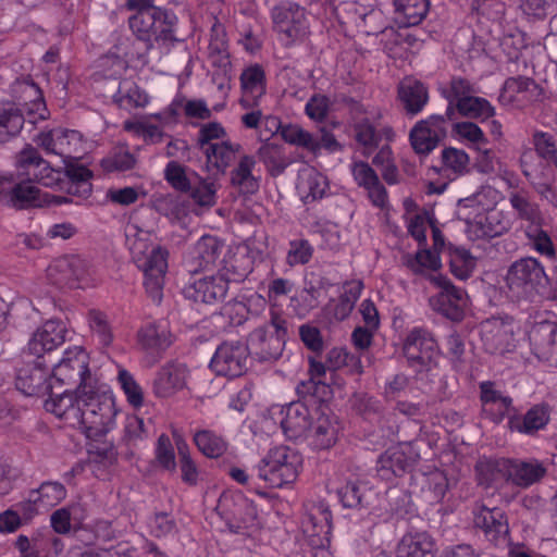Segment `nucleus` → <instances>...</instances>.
Returning <instances> with one entry per match:
<instances>
[{
  "label": "nucleus",
  "instance_id": "obj_9",
  "mask_svg": "<svg viewBox=\"0 0 557 557\" xmlns=\"http://www.w3.org/2000/svg\"><path fill=\"white\" fill-rule=\"evenodd\" d=\"M300 532L302 541L310 547V557H332L329 550L331 512L324 503L306 505Z\"/></svg>",
  "mask_w": 557,
  "mask_h": 557
},
{
  "label": "nucleus",
  "instance_id": "obj_48",
  "mask_svg": "<svg viewBox=\"0 0 557 557\" xmlns=\"http://www.w3.org/2000/svg\"><path fill=\"white\" fill-rule=\"evenodd\" d=\"M113 100L124 110L145 108L150 101L146 91L132 81H123L120 83L119 89L113 95Z\"/></svg>",
  "mask_w": 557,
  "mask_h": 557
},
{
  "label": "nucleus",
  "instance_id": "obj_1",
  "mask_svg": "<svg viewBox=\"0 0 557 557\" xmlns=\"http://www.w3.org/2000/svg\"><path fill=\"white\" fill-rule=\"evenodd\" d=\"M45 408L89 440H98L115 429L120 413L116 397L108 386H92L77 395L52 394Z\"/></svg>",
  "mask_w": 557,
  "mask_h": 557
},
{
  "label": "nucleus",
  "instance_id": "obj_58",
  "mask_svg": "<svg viewBox=\"0 0 557 557\" xmlns=\"http://www.w3.org/2000/svg\"><path fill=\"white\" fill-rule=\"evenodd\" d=\"M124 129L152 144L160 141L163 136L161 126L153 124L148 116L125 121Z\"/></svg>",
  "mask_w": 557,
  "mask_h": 557
},
{
  "label": "nucleus",
  "instance_id": "obj_14",
  "mask_svg": "<svg viewBox=\"0 0 557 557\" xmlns=\"http://www.w3.org/2000/svg\"><path fill=\"white\" fill-rule=\"evenodd\" d=\"M92 269L89 262L81 256H63L54 259L46 269V280L49 284L57 285L70 283L77 287L92 285Z\"/></svg>",
  "mask_w": 557,
  "mask_h": 557
},
{
  "label": "nucleus",
  "instance_id": "obj_31",
  "mask_svg": "<svg viewBox=\"0 0 557 557\" xmlns=\"http://www.w3.org/2000/svg\"><path fill=\"white\" fill-rule=\"evenodd\" d=\"M504 469H507V481L523 488L541 481L547 472L546 466L537 459H507Z\"/></svg>",
  "mask_w": 557,
  "mask_h": 557
},
{
  "label": "nucleus",
  "instance_id": "obj_43",
  "mask_svg": "<svg viewBox=\"0 0 557 557\" xmlns=\"http://www.w3.org/2000/svg\"><path fill=\"white\" fill-rule=\"evenodd\" d=\"M397 557H435L434 542L425 532H410L403 536Z\"/></svg>",
  "mask_w": 557,
  "mask_h": 557
},
{
  "label": "nucleus",
  "instance_id": "obj_59",
  "mask_svg": "<svg viewBox=\"0 0 557 557\" xmlns=\"http://www.w3.org/2000/svg\"><path fill=\"white\" fill-rule=\"evenodd\" d=\"M117 382L121 389L124 392L128 404L134 408H140L144 404V394L134 376L125 369H120L117 373Z\"/></svg>",
  "mask_w": 557,
  "mask_h": 557
},
{
  "label": "nucleus",
  "instance_id": "obj_6",
  "mask_svg": "<svg viewBox=\"0 0 557 557\" xmlns=\"http://www.w3.org/2000/svg\"><path fill=\"white\" fill-rule=\"evenodd\" d=\"M304 466L301 454L288 446L272 447L256 466L258 478L272 488L293 485Z\"/></svg>",
  "mask_w": 557,
  "mask_h": 557
},
{
  "label": "nucleus",
  "instance_id": "obj_57",
  "mask_svg": "<svg viewBox=\"0 0 557 557\" xmlns=\"http://www.w3.org/2000/svg\"><path fill=\"white\" fill-rule=\"evenodd\" d=\"M448 255L451 273L459 280L468 278L475 268V259L465 248L451 245Z\"/></svg>",
  "mask_w": 557,
  "mask_h": 557
},
{
  "label": "nucleus",
  "instance_id": "obj_20",
  "mask_svg": "<svg viewBox=\"0 0 557 557\" xmlns=\"http://www.w3.org/2000/svg\"><path fill=\"white\" fill-rule=\"evenodd\" d=\"M127 8L136 11L129 17V27L140 40H150L159 29L158 24L166 17L165 12L154 7L151 0H128Z\"/></svg>",
  "mask_w": 557,
  "mask_h": 557
},
{
  "label": "nucleus",
  "instance_id": "obj_21",
  "mask_svg": "<svg viewBox=\"0 0 557 557\" xmlns=\"http://www.w3.org/2000/svg\"><path fill=\"white\" fill-rule=\"evenodd\" d=\"M228 284L223 275H199L190 278L184 288V295L196 302L214 304L224 298Z\"/></svg>",
  "mask_w": 557,
  "mask_h": 557
},
{
  "label": "nucleus",
  "instance_id": "obj_30",
  "mask_svg": "<svg viewBox=\"0 0 557 557\" xmlns=\"http://www.w3.org/2000/svg\"><path fill=\"white\" fill-rule=\"evenodd\" d=\"M404 351L411 362L430 368L437 358V346L433 337L425 331H411L405 342Z\"/></svg>",
  "mask_w": 557,
  "mask_h": 557
},
{
  "label": "nucleus",
  "instance_id": "obj_2",
  "mask_svg": "<svg viewBox=\"0 0 557 557\" xmlns=\"http://www.w3.org/2000/svg\"><path fill=\"white\" fill-rule=\"evenodd\" d=\"M503 199L502 191L491 185H483L457 201L456 215L465 223L463 231L470 240L500 236L510 228V214L496 209Z\"/></svg>",
  "mask_w": 557,
  "mask_h": 557
},
{
  "label": "nucleus",
  "instance_id": "obj_29",
  "mask_svg": "<svg viewBox=\"0 0 557 557\" xmlns=\"http://www.w3.org/2000/svg\"><path fill=\"white\" fill-rule=\"evenodd\" d=\"M242 96L239 103L248 109L257 107L267 91L264 69L259 64L246 66L239 77Z\"/></svg>",
  "mask_w": 557,
  "mask_h": 557
},
{
  "label": "nucleus",
  "instance_id": "obj_60",
  "mask_svg": "<svg viewBox=\"0 0 557 557\" xmlns=\"http://www.w3.org/2000/svg\"><path fill=\"white\" fill-rule=\"evenodd\" d=\"M190 197L199 207L211 208L216 202L218 186L215 183L200 178L197 184L190 185Z\"/></svg>",
  "mask_w": 557,
  "mask_h": 557
},
{
  "label": "nucleus",
  "instance_id": "obj_35",
  "mask_svg": "<svg viewBox=\"0 0 557 557\" xmlns=\"http://www.w3.org/2000/svg\"><path fill=\"white\" fill-rule=\"evenodd\" d=\"M69 201L70 199L64 196H54L48 193L41 194L36 186L27 182L15 184L14 188L11 190L9 205L16 208H25L28 206L41 207L61 205Z\"/></svg>",
  "mask_w": 557,
  "mask_h": 557
},
{
  "label": "nucleus",
  "instance_id": "obj_53",
  "mask_svg": "<svg viewBox=\"0 0 557 557\" xmlns=\"http://www.w3.org/2000/svg\"><path fill=\"white\" fill-rule=\"evenodd\" d=\"M549 420V412L545 406H534L531 408L522 420L516 419L510 421V428L520 433L531 434L544 428Z\"/></svg>",
  "mask_w": 557,
  "mask_h": 557
},
{
  "label": "nucleus",
  "instance_id": "obj_38",
  "mask_svg": "<svg viewBox=\"0 0 557 557\" xmlns=\"http://www.w3.org/2000/svg\"><path fill=\"white\" fill-rule=\"evenodd\" d=\"M449 488V482L444 470L425 467L421 472L420 493L429 504L441 503Z\"/></svg>",
  "mask_w": 557,
  "mask_h": 557
},
{
  "label": "nucleus",
  "instance_id": "obj_51",
  "mask_svg": "<svg viewBox=\"0 0 557 557\" xmlns=\"http://www.w3.org/2000/svg\"><path fill=\"white\" fill-rule=\"evenodd\" d=\"M253 166V158L245 156L232 173V183L244 194H253L259 188L258 178L252 174Z\"/></svg>",
  "mask_w": 557,
  "mask_h": 557
},
{
  "label": "nucleus",
  "instance_id": "obj_45",
  "mask_svg": "<svg viewBox=\"0 0 557 557\" xmlns=\"http://www.w3.org/2000/svg\"><path fill=\"white\" fill-rule=\"evenodd\" d=\"M240 150V145L222 140L203 149L207 159V168L223 173L235 160Z\"/></svg>",
  "mask_w": 557,
  "mask_h": 557
},
{
  "label": "nucleus",
  "instance_id": "obj_16",
  "mask_svg": "<svg viewBox=\"0 0 557 557\" xmlns=\"http://www.w3.org/2000/svg\"><path fill=\"white\" fill-rule=\"evenodd\" d=\"M517 323L509 318H492L481 324V339L490 354L510 351L517 342Z\"/></svg>",
  "mask_w": 557,
  "mask_h": 557
},
{
  "label": "nucleus",
  "instance_id": "obj_33",
  "mask_svg": "<svg viewBox=\"0 0 557 557\" xmlns=\"http://www.w3.org/2000/svg\"><path fill=\"white\" fill-rule=\"evenodd\" d=\"M297 193L304 202L321 199L330 194L327 177L317 169L304 165L298 172Z\"/></svg>",
  "mask_w": 557,
  "mask_h": 557
},
{
  "label": "nucleus",
  "instance_id": "obj_26",
  "mask_svg": "<svg viewBox=\"0 0 557 557\" xmlns=\"http://www.w3.org/2000/svg\"><path fill=\"white\" fill-rule=\"evenodd\" d=\"M351 173L357 185L367 191L371 203L382 211L388 212L389 201L387 191L381 184L374 170L368 163L356 162L352 164Z\"/></svg>",
  "mask_w": 557,
  "mask_h": 557
},
{
  "label": "nucleus",
  "instance_id": "obj_36",
  "mask_svg": "<svg viewBox=\"0 0 557 557\" xmlns=\"http://www.w3.org/2000/svg\"><path fill=\"white\" fill-rule=\"evenodd\" d=\"M473 521L491 541L505 539L509 531L504 511L496 507L488 508L484 505H476L473 511Z\"/></svg>",
  "mask_w": 557,
  "mask_h": 557
},
{
  "label": "nucleus",
  "instance_id": "obj_62",
  "mask_svg": "<svg viewBox=\"0 0 557 557\" xmlns=\"http://www.w3.org/2000/svg\"><path fill=\"white\" fill-rule=\"evenodd\" d=\"M442 162L445 170L459 175L467 171L469 156L461 149L449 147L442 151Z\"/></svg>",
  "mask_w": 557,
  "mask_h": 557
},
{
  "label": "nucleus",
  "instance_id": "obj_19",
  "mask_svg": "<svg viewBox=\"0 0 557 557\" xmlns=\"http://www.w3.org/2000/svg\"><path fill=\"white\" fill-rule=\"evenodd\" d=\"M445 134L444 116L433 114L416 123L409 139L416 153L426 156L438 146Z\"/></svg>",
  "mask_w": 557,
  "mask_h": 557
},
{
  "label": "nucleus",
  "instance_id": "obj_56",
  "mask_svg": "<svg viewBox=\"0 0 557 557\" xmlns=\"http://www.w3.org/2000/svg\"><path fill=\"white\" fill-rule=\"evenodd\" d=\"M139 341L146 348L163 349L171 344V334L165 322L151 323L139 332Z\"/></svg>",
  "mask_w": 557,
  "mask_h": 557
},
{
  "label": "nucleus",
  "instance_id": "obj_7",
  "mask_svg": "<svg viewBox=\"0 0 557 557\" xmlns=\"http://www.w3.org/2000/svg\"><path fill=\"white\" fill-rule=\"evenodd\" d=\"M317 413L301 401H294L285 406L275 405L261 418V430L267 434H272L276 432L278 423L287 440L304 443Z\"/></svg>",
  "mask_w": 557,
  "mask_h": 557
},
{
  "label": "nucleus",
  "instance_id": "obj_23",
  "mask_svg": "<svg viewBox=\"0 0 557 557\" xmlns=\"http://www.w3.org/2000/svg\"><path fill=\"white\" fill-rule=\"evenodd\" d=\"M66 492L58 482H46L36 491L30 492L28 499L21 504L24 520L32 519L35 515L42 513L57 506L65 498Z\"/></svg>",
  "mask_w": 557,
  "mask_h": 557
},
{
  "label": "nucleus",
  "instance_id": "obj_52",
  "mask_svg": "<svg viewBox=\"0 0 557 557\" xmlns=\"http://www.w3.org/2000/svg\"><path fill=\"white\" fill-rule=\"evenodd\" d=\"M194 443L199 451L208 458H219L227 449L226 441L216 433L201 430L195 433Z\"/></svg>",
  "mask_w": 557,
  "mask_h": 557
},
{
  "label": "nucleus",
  "instance_id": "obj_10",
  "mask_svg": "<svg viewBox=\"0 0 557 557\" xmlns=\"http://www.w3.org/2000/svg\"><path fill=\"white\" fill-rule=\"evenodd\" d=\"M16 169L21 176H27L36 180L44 186L47 187H59L66 188L69 194L77 195L79 197H87L83 195L81 187L77 185L72 187V181L66 174V170L63 172L59 169L51 168L50 164L44 160L36 149L28 147L20 152L16 158Z\"/></svg>",
  "mask_w": 557,
  "mask_h": 557
},
{
  "label": "nucleus",
  "instance_id": "obj_28",
  "mask_svg": "<svg viewBox=\"0 0 557 557\" xmlns=\"http://www.w3.org/2000/svg\"><path fill=\"white\" fill-rule=\"evenodd\" d=\"M339 431L341 424L336 417L317 413L304 442L314 450L330 449L336 444Z\"/></svg>",
  "mask_w": 557,
  "mask_h": 557
},
{
  "label": "nucleus",
  "instance_id": "obj_63",
  "mask_svg": "<svg viewBox=\"0 0 557 557\" xmlns=\"http://www.w3.org/2000/svg\"><path fill=\"white\" fill-rule=\"evenodd\" d=\"M509 201L521 219L531 223L540 222L541 218L537 208L528 200L523 193L515 191L510 194Z\"/></svg>",
  "mask_w": 557,
  "mask_h": 557
},
{
  "label": "nucleus",
  "instance_id": "obj_15",
  "mask_svg": "<svg viewBox=\"0 0 557 557\" xmlns=\"http://www.w3.org/2000/svg\"><path fill=\"white\" fill-rule=\"evenodd\" d=\"M420 458L413 443H401L388 448L379 459L376 475L386 482L410 471Z\"/></svg>",
  "mask_w": 557,
  "mask_h": 557
},
{
  "label": "nucleus",
  "instance_id": "obj_44",
  "mask_svg": "<svg viewBox=\"0 0 557 557\" xmlns=\"http://www.w3.org/2000/svg\"><path fill=\"white\" fill-rule=\"evenodd\" d=\"M380 117L381 112L377 109L357 108L355 133L359 144L364 147H373L377 144V132L373 123Z\"/></svg>",
  "mask_w": 557,
  "mask_h": 557
},
{
  "label": "nucleus",
  "instance_id": "obj_34",
  "mask_svg": "<svg viewBox=\"0 0 557 557\" xmlns=\"http://www.w3.org/2000/svg\"><path fill=\"white\" fill-rule=\"evenodd\" d=\"M252 257L245 245L230 247L222 260L220 274L226 282L243 281L252 270Z\"/></svg>",
  "mask_w": 557,
  "mask_h": 557
},
{
  "label": "nucleus",
  "instance_id": "obj_40",
  "mask_svg": "<svg viewBox=\"0 0 557 557\" xmlns=\"http://www.w3.org/2000/svg\"><path fill=\"white\" fill-rule=\"evenodd\" d=\"M221 249L222 245L216 237L210 235L202 236L186 259L189 270L197 271L200 268L213 264Z\"/></svg>",
  "mask_w": 557,
  "mask_h": 557
},
{
  "label": "nucleus",
  "instance_id": "obj_24",
  "mask_svg": "<svg viewBox=\"0 0 557 557\" xmlns=\"http://www.w3.org/2000/svg\"><path fill=\"white\" fill-rule=\"evenodd\" d=\"M66 325L62 321L47 320L33 333L28 342V350L32 355L40 358L46 352L61 346L66 339Z\"/></svg>",
  "mask_w": 557,
  "mask_h": 557
},
{
  "label": "nucleus",
  "instance_id": "obj_47",
  "mask_svg": "<svg viewBox=\"0 0 557 557\" xmlns=\"http://www.w3.org/2000/svg\"><path fill=\"white\" fill-rule=\"evenodd\" d=\"M451 137L476 151H481V148L488 143L482 128L470 121L454 123L451 126Z\"/></svg>",
  "mask_w": 557,
  "mask_h": 557
},
{
  "label": "nucleus",
  "instance_id": "obj_41",
  "mask_svg": "<svg viewBox=\"0 0 557 557\" xmlns=\"http://www.w3.org/2000/svg\"><path fill=\"white\" fill-rule=\"evenodd\" d=\"M398 97L406 111L411 114L421 112L429 100L425 86L411 77L401 81L398 87Z\"/></svg>",
  "mask_w": 557,
  "mask_h": 557
},
{
  "label": "nucleus",
  "instance_id": "obj_25",
  "mask_svg": "<svg viewBox=\"0 0 557 557\" xmlns=\"http://www.w3.org/2000/svg\"><path fill=\"white\" fill-rule=\"evenodd\" d=\"M48 373L42 361L37 357L36 360L26 362L17 369L16 388L27 396L44 394L54 388L52 377L50 376V380L47 381Z\"/></svg>",
  "mask_w": 557,
  "mask_h": 557
},
{
  "label": "nucleus",
  "instance_id": "obj_18",
  "mask_svg": "<svg viewBox=\"0 0 557 557\" xmlns=\"http://www.w3.org/2000/svg\"><path fill=\"white\" fill-rule=\"evenodd\" d=\"M273 23L281 34V40L289 45L307 34L308 22L304 10L294 3L284 2L272 12Z\"/></svg>",
  "mask_w": 557,
  "mask_h": 557
},
{
  "label": "nucleus",
  "instance_id": "obj_55",
  "mask_svg": "<svg viewBox=\"0 0 557 557\" xmlns=\"http://www.w3.org/2000/svg\"><path fill=\"white\" fill-rule=\"evenodd\" d=\"M282 138L294 146L304 148L310 152H320V143L308 131L296 124H288L281 128Z\"/></svg>",
  "mask_w": 557,
  "mask_h": 557
},
{
  "label": "nucleus",
  "instance_id": "obj_3",
  "mask_svg": "<svg viewBox=\"0 0 557 557\" xmlns=\"http://www.w3.org/2000/svg\"><path fill=\"white\" fill-rule=\"evenodd\" d=\"M126 246L134 262L144 273V286L149 297L160 302L168 271V251L153 244V235L134 221L125 226Z\"/></svg>",
  "mask_w": 557,
  "mask_h": 557
},
{
  "label": "nucleus",
  "instance_id": "obj_27",
  "mask_svg": "<svg viewBox=\"0 0 557 557\" xmlns=\"http://www.w3.org/2000/svg\"><path fill=\"white\" fill-rule=\"evenodd\" d=\"M506 280L511 289L534 288L544 285L547 276L536 259L524 258L510 267Z\"/></svg>",
  "mask_w": 557,
  "mask_h": 557
},
{
  "label": "nucleus",
  "instance_id": "obj_13",
  "mask_svg": "<svg viewBox=\"0 0 557 557\" xmlns=\"http://www.w3.org/2000/svg\"><path fill=\"white\" fill-rule=\"evenodd\" d=\"M430 281L440 289L438 294L429 300L432 309L450 320H461L470 308L468 294L462 288L453 285L442 274L431 275Z\"/></svg>",
  "mask_w": 557,
  "mask_h": 557
},
{
  "label": "nucleus",
  "instance_id": "obj_46",
  "mask_svg": "<svg viewBox=\"0 0 557 557\" xmlns=\"http://www.w3.org/2000/svg\"><path fill=\"white\" fill-rule=\"evenodd\" d=\"M454 109L457 110L461 116L473 119L479 122L488 121L496 113L495 108L488 100L472 95L458 99Z\"/></svg>",
  "mask_w": 557,
  "mask_h": 557
},
{
  "label": "nucleus",
  "instance_id": "obj_49",
  "mask_svg": "<svg viewBox=\"0 0 557 557\" xmlns=\"http://www.w3.org/2000/svg\"><path fill=\"white\" fill-rule=\"evenodd\" d=\"M505 462H507V459H480L475 467L478 483L488 487L502 480L507 481V469H504Z\"/></svg>",
  "mask_w": 557,
  "mask_h": 557
},
{
  "label": "nucleus",
  "instance_id": "obj_32",
  "mask_svg": "<svg viewBox=\"0 0 557 557\" xmlns=\"http://www.w3.org/2000/svg\"><path fill=\"white\" fill-rule=\"evenodd\" d=\"M527 335L535 350L541 354L548 351L557 345V315L549 312L536 315Z\"/></svg>",
  "mask_w": 557,
  "mask_h": 557
},
{
  "label": "nucleus",
  "instance_id": "obj_64",
  "mask_svg": "<svg viewBox=\"0 0 557 557\" xmlns=\"http://www.w3.org/2000/svg\"><path fill=\"white\" fill-rule=\"evenodd\" d=\"M536 152L547 162L557 166V147L553 137L543 132H536L533 136Z\"/></svg>",
  "mask_w": 557,
  "mask_h": 557
},
{
  "label": "nucleus",
  "instance_id": "obj_22",
  "mask_svg": "<svg viewBox=\"0 0 557 557\" xmlns=\"http://www.w3.org/2000/svg\"><path fill=\"white\" fill-rule=\"evenodd\" d=\"M404 209L407 227L412 237L419 243H424L426 239V231L431 228L434 248L438 249L444 247V237L441 231L434 225L433 216L429 211L420 210L417 203L410 198L404 200Z\"/></svg>",
  "mask_w": 557,
  "mask_h": 557
},
{
  "label": "nucleus",
  "instance_id": "obj_42",
  "mask_svg": "<svg viewBox=\"0 0 557 557\" xmlns=\"http://www.w3.org/2000/svg\"><path fill=\"white\" fill-rule=\"evenodd\" d=\"M394 20L400 27L420 24L429 12V0H394Z\"/></svg>",
  "mask_w": 557,
  "mask_h": 557
},
{
  "label": "nucleus",
  "instance_id": "obj_37",
  "mask_svg": "<svg viewBox=\"0 0 557 557\" xmlns=\"http://www.w3.org/2000/svg\"><path fill=\"white\" fill-rule=\"evenodd\" d=\"M188 369L185 364L173 363L161 369L154 381V393L159 397H169L187 386Z\"/></svg>",
  "mask_w": 557,
  "mask_h": 557
},
{
  "label": "nucleus",
  "instance_id": "obj_54",
  "mask_svg": "<svg viewBox=\"0 0 557 557\" xmlns=\"http://www.w3.org/2000/svg\"><path fill=\"white\" fill-rule=\"evenodd\" d=\"M443 247L438 249L435 248L436 251L421 249L417 251L413 257L408 256L406 258V264L412 272L418 274L436 272L442 268V260L438 252Z\"/></svg>",
  "mask_w": 557,
  "mask_h": 557
},
{
  "label": "nucleus",
  "instance_id": "obj_61",
  "mask_svg": "<svg viewBox=\"0 0 557 557\" xmlns=\"http://www.w3.org/2000/svg\"><path fill=\"white\" fill-rule=\"evenodd\" d=\"M471 92L472 88L470 83L463 78H453L449 85L443 88V95L449 101L446 110L448 119H453L455 112L454 107L457 104L458 99L469 97Z\"/></svg>",
  "mask_w": 557,
  "mask_h": 557
},
{
  "label": "nucleus",
  "instance_id": "obj_12",
  "mask_svg": "<svg viewBox=\"0 0 557 557\" xmlns=\"http://www.w3.org/2000/svg\"><path fill=\"white\" fill-rule=\"evenodd\" d=\"M286 321L271 310V321L256 329L249 336V352L261 360L277 358L285 345Z\"/></svg>",
  "mask_w": 557,
  "mask_h": 557
},
{
  "label": "nucleus",
  "instance_id": "obj_4",
  "mask_svg": "<svg viewBox=\"0 0 557 557\" xmlns=\"http://www.w3.org/2000/svg\"><path fill=\"white\" fill-rule=\"evenodd\" d=\"M36 143L48 153L57 154L62 159L66 174L72 181L71 187L78 184L83 195L91 193L89 183L91 172L85 165L75 162L91 149L90 141L84 139L77 131L54 128L41 132ZM70 190L72 191V188Z\"/></svg>",
  "mask_w": 557,
  "mask_h": 557
},
{
  "label": "nucleus",
  "instance_id": "obj_50",
  "mask_svg": "<svg viewBox=\"0 0 557 557\" xmlns=\"http://www.w3.org/2000/svg\"><path fill=\"white\" fill-rule=\"evenodd\" d=\"M154 206L158 211L166 215L171 221L182 225L186 224L187 218L191 212L190 205L180 197L166 195L156 200Z\"/></svg>",
  "mask_w": 557,
  "mask_h": 557
},
{
  "label": "nucleus",
  "instance_id": "obj_11",
  "mask_svg": "<svg viewBox=\"0 0 557 557\" xmlns=\"http://www.w3.org/2000/svg\"><path fill=\"white\" fill-rule=\"evenodd\" d=\"M51 377L54 387L65 384H78L75 392H64L72 395L84 393L92 387L87 351L81 346L65 349L60 361L53 367Z\"/></svg>",
  "mask_w": 557,
  "mask_h": 557
},
{
  "label": "nucleus",
  "instance_id": "obj_8",
  "mask_svg": "<svg viewBox=\"0 0 557 557\" xmlns=\"http://www.w3.org/2000/svg\"><path fill=\"white\" fill-rule=\"evenodd\" d=\"M216 511L234 533L251 536L262 525V518L255 503L240 492H224L219 498Z\"/></svg>",
  "mask_w": 557,
  "mask_h": 557
},
{
  "label": "nucleus",
  "instance_id": "obj_5",
  "mask_svg": "<svg viewBox=\"0 0 557 557\" xmlns=\"http://www.w3.org/2000/svg\"><path fill=\"white\" fill-rule=\"evenodd\" d=\"M14 92L18 94L17 102L0 101V143L17 135L25 119L35 124L49 114L41 91L34 83L18 82Z\"/></svg>",
  "mask_w": 557,
  "mask_h": 557
},
{
  "label": "nucleus",
  "instance_id": "obj_39",
  "mask_svg": "<svg viewBox=\"0 0 557 557\" xmlns=\"http://www.w3.org/2000/svg\"><path fill=\"white\" fill-rule=\"evenodd\" d=\"M336 492L341 503L347 508L368 505L376 495L369 483L360 479H348L344 485L336 486Z\"/></svg>",
  "mask_w": 557,
  "mask_h": 557
},
{
  "label": "nucleus",
  "instance_id": "obj_17",
  "mask_svg": "<svg viewBox=\"0 0 557 557\" xmlns=\"http://www.w3.org/2000/svg\"><path fill=\"white\" fill-rule=\"evenodd\" d=\"M249 354L247 345L225 342L216 348L210 367L218 375L236 377L246 372Z\"/></svg>",
  "mask_w": 557,
  "mask_h": 557
}]
</instances>
